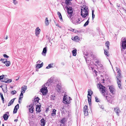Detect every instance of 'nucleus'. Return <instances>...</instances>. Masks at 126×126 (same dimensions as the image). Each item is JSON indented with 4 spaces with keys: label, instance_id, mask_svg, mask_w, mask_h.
<instances>
[{
    "label": "nucleus",
    "instance_id": "obj_15",
    "mask_svg": "<svg viewBox=\"0 0 126 126\" xmlns=\"http://www.w3.org/2000/svg\"><path fill=\"white\" fill-rule=\"evenodd\" d=\"M67 12L68 14H72L73 12L71 7L67 8Z\"/></svg>",
    "mask_w": 126,
    "mask_h": 126
},
{
    "label": "nucleus",
    "instance_id": "obj_25",
    "mask_svg": "<svg viewBox=\"0 0 126 126\" xmlns=\"http://www.w3.org/2000/svg\"><path fill=\"white\" fill-rule=\"evenodd\" d=\"M43 65V63H42L40 64H36V67L38 68H39L42 67Z\"/></svg>",
    "mask_w": 126,
    "mask_h": 126
},
{
    "label": "nucleus",
    "instance_id": "obj_6",
    "mask_svg": "<svg viewBox=\"0 0 126 126\" xmlns=\"http://www.w3.org/2000/svg\"><path fill=\"white\" fill-rule=\"evenodd\" d=\"M40 91L43 95L46 94L47 92V87L45 86L44 87L41 88L40 90Z\"/></svg>",
    "mask_w": 126,
    "mask_h": 126
},
{
    "label": "nucleus",
    "instance_id": "obj_45",
    "mask_svg": "<svg viewBox=\"0 0 126 126\" xmlns=\"http://www.w3.org/2000/svg\"><path fill=\"white\" fill-rule=\"evenodd\" d=\"M3 56H4V57L5 58H8L9 57L8 56H7L6 54H4L3 55Z\"/></svg>",
    "mask_w": 126,
    "mask_h": 126
},
{
    "label": "nucleus",
    "instance_id": "obj_21",
    "mask_svg": "<svg viewBox=\"0 0 126 126\" xmlns=\"http://www.w3.org/2000/svg\"><path fill=\"white\" fill-rule=\"evenodd\" d=\"M72 40L76 42L78 41L79 40V38L78 36H76L74 37H72Z\"/></svg>",
    "mask_w": 126,
    "mask_h": 126
},
{
    "label": "nucleus",
    "instance_id": "obj_56",
    "mask_svg": "<svg viewBox=\"0 0 126 126\" xmlns=\"http://www.w3.org/2000/svg\"><path fill=\"white\" fill-rule=\"evenodd\" d=\"M17 121H18V119H15V120H14V121H15V122H17Z\"/></svg>",
    "mask_w": 126,
    "mask_h": 126
},
{
    "label": "nucleus",
    "instance_id": "obj_39",
    "mask_svg": "<svg viewBox=\"0 0 126 126\" xmlns=\"http://www.w3.org/2000/svg\"><path fill=\"white\" fill-rule=\"evenodd\" d=\"M65 120L64 118H63L62 119L61 121V122L62 124H63L65 123Z\"/></svg>",
    "mask_w": 126,
    "mask_h": 126
},
{
    "label": "nucleus",
    "instance_id": "obj_51",
    "mask_svg": "<svg viewBox=\"0 0 126 126\" xmlns=\"http://www.w3.org/2000/svg\"><path fill=\"white\" fill-rule=\"evenodd\" d=\"M63 109H64V107H62L61 108L60 110L61 111V110H63Z\"/></svg>",
    "mask_w": 126,
    "mask_h": 126
},
{
    "label": "nucleus",
    "instance_id": "obj_38",
    "mask_svg": "<svg viewBox=\"0 0 126 126\" xmlns=\"http://www.w3.org/2000/svg\"><path fill=\"white\" fill-rule=\"evenodd\" d=\"M12 81V80L11 79H7L6 80V82L7 83H9L11 82Z\"/></svg>",
    "mask_w": 126,
    "mask_h": 126
},
{
    "label": "nucleus",
    "instance_id": "obj_52",
    "mask_svg": "<svg viewBox=\"0 0 126 126\" xmlns=\"http://www.w3.org/2000/svg\"><path fill=\"white\" fill-rule=\"evenodd\" d=\"M41 62V61L40 60H39L37 62V63H40Z\"/></svg>",
    "mask_w": 126,
    "mask_h": 126
},
{
    "label": "nucleus",
    "instance_id": "obj_57",
    "mask_svg": "<svg viewBox=\"0 0 126 126\" xmlns=\"http://www.w3.org/2000/svg\"><path fill=\"white\" fill-rule=\"evenodd\" d=\"M2 100V102L3 103H4V99Z\"/></svg>",
    "mask_w": 126,
    "mask_h": 126
},
{
    "label": "nucleus",
    "instance_id": "obj_30",
    "mask_svg": "<svg viewBox=\"0 0 126 126\" xmlns=\"http://www.w3.org/2000/svg\"><path fill=\"white\" fill-rule=\"evenodd\" d=\"M76 49H74L72 51V53L73 56H76L77 54Z\"/></svg>",
    "mask_w": 126,
    "mask_h": 126
},
{
    "label": "nucleus",
    "instance_id": "obj_47",
    "mask_svg": "<svg viewBox=\"0 0 126 126\" xmlns=\"http://www.w3.org/2000/svg\"><path fill=\"white\" fill-rule=\"evenodd\" d=\"M4 76V75H2L0 76V80L3 79Z\"/></svg>",
    "mask_w": 126,
    "mask_h": 126
},
{
    "label": "nucleus",
    "instance_id": "obj_36",
    "mask_svg": "<svg viewBox=\"0 0 126 126\" xmlns=\"http://www.w3.org/2000/svg\"><path fill=\"white\" fill-rule=\"evenodd\" d=\"M92 11V19L93 20L95 17V15L94 14V11L93 10Z\"/></svg>",
    "mask_w": 126,
    "mask_h": 126
},
{
    "label": "nucleus",
    "instance_id": "obj_1",
    "mask_svg": "<svg viewBox=\"0 0 126 126\" xmlns=\"http://www.w3.org/2000/svg\"><path fill=\"white\" fill-rule=\"evenodd\" d=\"M99 85L100 91L104 96H105L106 99L108 101H109L110 100V98L107 95V93L105 91V87L101 84H99Z\"/></svg>",
    "mask_w": 126,
    "mask_h": 126
},
{
    "label": "nucleus",
    "instance_id": "obj_5",
    "mask_svg": "<svg viewBox=\"0 0 126 126\" xmlns=\"http://www.w3.org/2000/svg\"><path fill=\"white\" fill-rule=\"evenodd\" d=\"M123 40L121 41L122 43L121 44V49L122 50L123 49L125 50L126 49V38L122 39Z\"/></svg>",
    "mask_w": 126,
    "mask_h": 126
},
{
    "label": "nucleus",
    "instance_id": "obj_22",
    "mask_svg": "<svg viewBox=\"0 0 126 126\" xmlns=\"http://www.w3.org/2000/svg\"><path fill=\"white\" fill-rule=\"evenodd\" d=\"M95 62L100 67H102L103 66L99 62L98 60H95Z\"/></svg>",
    "mask_w": 126,
    "mask_h": 126
},
{
    "label": "nucleus",
    "instance_id": "obj_2",
    "mask_svg": "<svg viewBox=\"0 0 126 126\" xmlns=\"http://www.w3.org/2000/svg\"><path fill=\"white\" fill-rule=\"evenodd\" d=\"M116 70L117 73V76L116 77L117 79V83L118 84V87L120 89H122L121 84V81L120 78L121 77V71L120 69L117 67H116Z\"/></svg>",
    "mask_w": 126,
    "mask_h": 126
},
{
    "label": "nucleus",
    "instance_id": "obj_40",
    "mask_svg": "<svg viewBox=\"0 0 126 126\" xmlns=\"http://www.w3.org/2000/svg\"><path fill=\"white\" fill-rule=\"evenodd\" d=\"M16 93V91L15 90L12 91L11 92V94L13 95Z\"/></svg>",
    "mask_w": 126,
    "mask_h": 126
},
{
    "label": "nucleus",
    "instance_id": "obj_16",
    "mask_svg": "<svg viewBox=\"0 0 126 126\" xmlns=\"http://www.w3.org/2000/svg\"><path fill=\"white\" fill-rule=\"evenodd\" d=\"M41 125L42 126H44L45 125V120L44 118L42 119L41 120Z\"/></svg>",
    "mask_w": 126,
    "mask_h": 126
},
{
    "label": "nucleus",
    "instance_id": "obj_54",
    "mask_svg": "<svg viewBox=\"0 0 126 126\" xmlns=\"http://www.w3.org/2000/svg\"><path fill=\"white\" fill-rule=\"evenodd\" d=\"M123 10L124 11H125V13L126 12V10L124 9V8H123Z\"/></svg>",
    "mask_w": 126,
    "mask_h": 126
},
{
    "label": "nucleus",
    "instance_id": "obj_64",
    "mask_svg": "<svg viewBox=\"0 0 126 126\" xmlns=\"http://www.w3.org/2000/svg\"><path fill=\"white\" fill-rule=\"evenodd\" d=\"M2 126H4V124H2Z\"/></svg>",
    "mask_w": 126,
    "mask_h": 126
},
{
    "label": "nucleus",
    "instance_id": "obj_27",
    "mask_svg": "<svg viewBox=\"0 0 126 126\" xmlns=\"http://www.w3.org/2000/svg\"><path fill=\"white\" fill-rule=\"evenodd\" d=\"M21 93L20 95V97H19V100H21L23 97V92L21 90Z\"/></svg>",
    "mask_w": 126,
    "mask_h": 126
},
{
    "label": "nucleus",
    "instance_id": "obj_34",
    "mask_svg": "<svg viewBox=\"0 0 126 126\" xmlns=\"http://www.w3.org/2000/svg\"><path fill=\"white\" fill-rule=\"evenodd\" d=\"M89 17L88 20L83 25L84 27H85L87 25H88V24L89 23Z\"/></svg>",
    "mask_w": 126,
    "mask_h": 126
},
{
    "label": "nucleus",
    "instance_id": "obj_9",
    "mask_svg": "<svg viewBox=\"0 0 126 126\" xmlns=\"http://www.w3.org/2000/svg\"><path fill=\"white\" fill-rule=\"evenodd\" d=\"M61 84L60 83H58L56 87L55 88V89L58 92H61L60 90L61 88Z\"/></svg>",
    "mask_w": 126,
    "mask_h": 126
},
{
    "label": "nucleus",
    "instance_id": "obj_11",
    "mask_svg": "<svg viewBox=\"0 0 126 126\" xmlns=\"http://www.w3.org/2000/svg\"><path fill=\"white\" fill-rule=\"evenodd\" d=\"M29 112L31 113H32L33 111L34 107L33 106L31 105L29 106Z\"/></svg>",
    "mask_w": 126,
    "mask_h": 126
},
{
    "label": "nucleus",
    "instance_id": "obj_10",
    "mask_svg": "<svg viewBox=\"0 0 126 126\" xmlns=\"http://www.w3.org/2000/svg\"><path fill=\"white\" fill-rule=\"evenodd\" d=\"M114 111L116 113L117 115L119 116V113L120 112L119 108L118 107L115 108L114 109Z\"/></svg>",
    "mask_w": 126,
    "mask_h": 126
},
{
    "label": "nucleus",
    "instance_id": "obj_17",
    "mask_svg": "<svg viewBox=\"0 0 126 126\" xmlns=\"http://www.w3.org/2000/svg\"><path fill=\"white\" fill-rule=\"evenodd\" d=\"M40 107L41 106L36 105V110L37 112H39L41 111V110H40Z\"/></svg>",
    "mask_w": 126,
    "mask_h": 126
},
{
    "label": "nucleus",
    "instance_id": "obj_8",
    "mask_svg": "<svg viewBox=\"0 0 126 126\" xmlns=\"http://www.w3.org/2000/svg\"><path fill=\"white\" fill-rule=\"evenodd\" d=\"M73 23L75 25H77L80 23L81 21L79 18H76L73 21Z\"/></svg>",
    "mask_w": 126,
    "mask_h": 126
},
{
    "label": "nucleus",
    "instance_id": "obj_28",
    "mask_svg": "<svg viewBox=\"0 0 126 126\" xmlns=\"http://www.w3.org/2000/svg\"><path fill=\"white\" fill-rule=\"evenodd\" d=\"M56 110L55 109H53L52 111V113H51V115L52 116H55L56 114Z\"/></svg>",
    "mask_w": 126,
    "mask_h": 126
},
{
    "label": "nucleus",
    "instance_id": "obj_26",
    "mask_svg": "<svg viewBox=\"0 0 126 126\" xmlns=\"http://www.w3.org/2000/svg\"><path fill=\"white\" fill-rule=\"evenodd\" d=\"M45 23L46 26L48 25L49 24V20H48L47 17H46V18L45 21Z\"/></svg>",
    "mask_w": 126,
    "mask_h": 126
},
{
    "label": "nucleus",
    "instance_id": "obj_24",
    "mask_svg": "<svg viewBox=\"0 0 126 126\" xmlns=\"http://www.w3.org/2000/svg\"><path fill=\"white\" fill-rule=\"evenodd\" d=\"M93 94V92L90 90H88V96L89 95V98H91V95Z\"/></svg>",
    "mask_w": 126,
    "mask_h": 126
},
{
    "label": "nucleus",
    "instance_id": "obj_46",
    "mask_svg": "<svg viewBox=\"0 0 126 126\" xmlns=\"http://www.w3.org/2000/svg\"><path fill=\"white\" fill-rule=\"evenodd\" d=\"M17 110L15 109H14L13 113H16L17 112Z\"/></svg>",
    "mask_w": 126,
    "mask_h": 126
},
{
    "label": "nucleus",
    "instance_id": "obj_58",
    "mask_svg": "<svg viewBox=\"0 0 126 126\" xmlns=\"http://www.w3.org/2000/svg\"><path fill=\"white\" fill-rule=\"evenodd\" d=\"M8 38V36H6V37L5 38V39L6 40Z\"/></svg>",
    "mask_w": 126,
    "mask_h": 126
},
{
    "label": "nucleus",
    "instance_id": "obj_3",
    "mask_svg": "<svg viewBox=\"0 0 126 126\" xmlns=\"http://www.w3.org/2000/svg\"><path fill=\"white\" fill-rule=\"evenodd\" d=\"M88 9L87 7H85L81 9V15L84 18L86 17L88 15Z\"/></svg>",
    "mask_w": 126,
    "mask_h": 126
},
{
    "label": "nucleus",
    "instance_id": "obj_18",
    "mask_svg": "<svg viewBox=\"0 0 126 126\" xmlns=\"http://www.w3.org/2000/svg\"><path fill=\"white\" fill-rule=\"evenodd\" d=\"M27 86L24 85L21 88V90L23 92V93H24L25 92V91L27 90Z\"/></svg>",
    "mask_w": 126,
    "mask_h": 126
},
{
    "label": "nucleus",
    "instance_id": "obj_43",
    "mask_svg": "<svg viewBox=\"0 0 126 126\" xmlns=\"http://www.w3.org/2000/svg\"><path fill=\"white\" fill-rule=\"evenodd\" d=\"M19 108V105L18 104H17L16 106L15 107V109L17 110Z\"/></svg>",
    "mask_w": 126,
    "mask_h": 126
},
{
    "label": "nucleus",
    "instance_id": "obj_35",
    "mask_svg": "<svg viewBox=\"0 0 126 126\" xmlns=\"http://www.w3.org/2000/svg\"><path fill=\"white\" fill-rule=\"evenodd\" d=\"M88 100L89 102V103L90 105H91V98H89V97L88 96Z\"/></svg>",
    "mask_w": 126,
    "mask_h": 126
},
{
    "label": "nucleus",
    "instance_id": "obj_19",
    "mask_svg": "<svg viewBox=\"0 0 126 126\" xmlns=\"http://www.w3.org/2000/svg\"><path fill=\"white\" fill-rule=\"evenodd\" d=\"M15 99V98H14L11 100L9 102L8 104V106H10L11 105L13 104Z\"/></svg>",
    "mask_w": 126,
    "mask_h": 126
},
{
    "label": "nucleus",
    "instance_id": "obj_37",
    "mask_svg": "<svg viewBox=\"0 0 126 126\" xmlns=\"http://www.w3.org/2000/svg\"><path fill=\"white\" fill-rule=\"evenodd\" d=\"M13 2L15 5H16L18 3L17 1L16 0H13Z\"/></svg>",
    "mask_w": 126,
    "mask_h": 126
},
{
    "label": "nucleus",
    "instance_id": "obj_13",
    "mask_svg": "<svg viewBox=\"0 0 126 126\" xmlns=\"http://www.w3.org/2000/svg\"><path fill=\"white\" fill-rule=\"evenodd\" d=\"M47 51V47H45L44 48L42 54L43 55L45 56L46 55V53Z\"/></svg>",
    "mask_w": 126,
    "mask_h": 126
},
{
    "label": "nucleus",
    "instance_id": "obj_20",
    "mask_svg": "<svg viewBox=\"0 0 126 126\" xmlns=\"http://www.w3.org/2000/svg\"><path fill=\"white\" fill-rule=\"evenodd\" d=\"M109 88V89L110 91V92L112 94L113 93L114 91V89L112 87H111L110 86H108Z\"/></svg>",
    "mask_w": 126,
    "mask_h": 126
},
{
    "label": "nucleus",
    "instance_id": "obj_29",
    "mask_svg": "<svg viewBox=\"0 0 126 126\" xmlns=\"http://www.w3.org/2000/svg\"><path fill=\"white\" fill-rule=\"evenodd\" d=\"M53 65V63H51L48 64V66L46 67V69H49L53 67L52 66Z\"/></svg>",
    "mask_w": 126,
    "mask_h": 126
},
{
    "label": "nucleus",
    "instance_id": "obj_44",
    "mask_svg": "<svg viewBox=\"0 0 126 126\" xmlns=\"http://www.w3.org/2000/svg\"><path fill=\"white\" fill-rule=\"evenodd\" d=\"M0 97H1V98L2 100L4 99V98H3L2 94L1 93H0Z\"/></svg>",
    "mask_w": 126,
    "mask_h": 126
},
{
    "label": "nucleus",
    "instance_id": "obj_23",
    "mask_svg": "<svg viewBox=\"0 0 126 126\" xmlns=\"http://www.w3.org/2000/svg\"><path fill=\"white\" fill-rule=\"evenodd\" d=\"M57 14L59 16V17L60 18V19L61 21H63V19L62 18V16L61 13L59 12H57Z\"/></svg>",
    "mask_w": 126,
    "mask_h": 126
},
{
    "label": "nucleus",
    "instance_id": "obj_63",
    "mask_svg": "<svg viewBox=\"0 0 126 126\" xmlns=\"http://www.w3.org/2000/svg\"><path fill=\"white\" fill-rule=\"evenodd\" d=\"M85 60H86V62H87V58H85Z\"/></svg>",
    "mask_w": 126,
    "mask_h": 126
},
{
    "label": "nucleus",
    "instance_id": "obj_50",
    "mask_svg": "<svg viewBox=\"0 0 126 126\" xmlns=\"http://www.w3.org/2000/svg\"><path fill=\"white\" fill-rule=\"evenodd\" d=\"M100 108L102 109L103 110L104 109V108L103 106V105H100L99 106Z\"/></svg>",
    "mask_w": 126,
    "mask_h": 126
},
{
    "label": "nucleus",
    "instance_id": "obj_62",
    "mask_svg": "<svg viewBox=\"0 0 126 126\" xmlns=\"http://www.w3.org/2000/svg\"><path fill=\"white\" fill-rule=\"evenodd\" d=\"M58 27H59L60 28H62V27L61 26H59Z\"/></svg>",
    "mask_w": 126,
    "mask_h": 126
},
{
    "label": "nucleus",
    "instance_id": "obj_42",
    "mask_svg": "<svg viewBox=\"0 0 126 126\" xmlns=\"http://www.w3.org/2000/svg\"><path fill=\"white\" fill-rule=\"evenodd\" d=\"M108 51H107V50H104V53L107 56H109V54H108Z\"/></svg>",
    "mask_w": 126,
    "mask_h": 126
},
{
    "label": "nucleus",
    "instance_id": "obj_32",
    "mask_svg": "<svg viewBox=\"0 0 126 126\" xmlns=\"http://www.w3.org/2000/svg\"><path fill=\"white\" fill-rule=\"evenodd\" d=\"M11 63L10 61H7L5 63L6 66H9L10 65Z\"/></svg>",
    "mask_w": 126,
    "mask_h": 126
},
{
    "label": "nucleus",
    "instance_id": "obj_61",
    "mask_svg": "<svg viewBox=\"0 0 126 126\" xmlns=\"http://www.w3.org/2000/svg\"><path fill=\"white\" fill-rule=\"evenodd\" d=\"M20 100H19V101H18V102H19V104H20V103H21V102L20 101Z\"/></svg>",
    "mask_w": 126,
    "mask_h": 126
},
{
    "label": "nucleus",
    "instance_id": "obj_59",
    "mask_svg": "<svg viewBox=\"0 0 126 126\" xmlns=\"http://www.w3.org/2000/svg\"><path fill=\"white\" fill-rule=\"evenodd\" d=\"M3 59H1L0 60L1 61H3Z\"/></svg>",
    "mask_w": 126,
    "mask_h": 126
},
{
    "label": "nucleus",
    "instance_id": "obj_48",
    "mask_svg": "<svg viewBox=\"0 0 126 126\" xmlns=\"http://www.w3.org/2000/svg\"><path fill=\"white\" fill-rule=\"evenodd\" d=\"M96 102H99V99L97 97H95Z\"/></svg>",
    "mask_w": 126,
    "mask_h": 126
},
{
    "label": "nucleus",
    "instance_id": "obj_12",
    "mask_svg": "<svg viewBox=\"0 0 126 126\" xmlns=\"http://www.w3.org/2000/svg\"><path fill=\"white\" fill-rule=\"evenodd\" d=\"M40 29L38 27L36 28L35 30V34L36 36H37L40 34Z\"/></svg>",
    "mask_w": 126,
    "mask_h": 126
},
{
    "label": "nucleus",
    "instance_id": "obj_41",
    "mask_svg": "<svg viewBox=\"0 0 126 126\" xmlns=\"http://www.w3.org/2000/svg\"><path fill=\"white\" fill-rule=\"evenodd\" d=\"M39 99L38 97H37V98L35 99V102H36L37 103H38L39 101Z\"/></svg>",
    "mask_w": 126,
    "mask_h": 126
},
{
    "label": "nucleus",
    "instance_id": "obj_4",
    "mask_svg": "<svg viewBox=\"0 0 126 126\" xmlns=\"http://www.w3.org/2000/svg\"><path fill=\"white\" fill-rule=\"evenodd\" d=\"M71 100L70 97H68L67 95H65L63 96V102L65 104H69L71 103Z\"/></svg>",
    "mask_w": 126,
    "mask_h": 126
},
{
    "label": "nucleus",
    "instance_id": "obj_33",
    "mask_svg": "<svg viewBox=\"0 0 126 126\" xmlns=\"http://www.w3.org/2000/svg\"><path fill=\"white\" fill-rule=\"evenodd\" d=\"M67 16L69 17L70 19L72 20V19L73 18L74 16L72 15V14H68L67 15Z\"/></svg>",
    "mask_w": 126,
    "mask_h": 126
},
{
    "label": "nucleus",
    "instance_id": "obj_7",
    "mask_svg": "<svg viewBox=\"0 0 126 126\" xmlns=\"http://www.w3.org/2000/svg\"><path fill=\"white\" fill-rule=\"evenodd\" d=\"M87 108L88 106L86 105H85L83 108L84 114L85 116H87L88 115Z\"/></svg>",
    "mask_w": 126,
    "mask_h": 126
},
{
    "label": "nucleus",
    "instance_id": "obj_60",
    "mask_svg": "<svg viewBox=\"0 0 126 126\" xmlns=\"http://www.w3.org/2000/svg\"><path fill=\"white\" fill-rule=\"evenodd\" d=\"M56 26H58H58H59V24H56Z\"/></svg>",
    "mask_w": 126,
    "mask_h": 126
},
{
    "label": "nucleus",
    "instance_id": "obj_55",
    "mask_svg": "<svg viewBox=\"0 0 126 126\" xmlns=\"http://www.w3.org/2000/svg\"><path fill=\"white\" fill-rule=\"evenodd\" d=\"M2 81L3 82L5 83H7V82H6V80H4Z\"/></svg>",
    "mask_w": 126,
    "mask_h": 126
},
{
    "label": "nucleus",
    "instance_id": "obj_53",
    "mask_svg": "<svg viewBox=\"0 0 126 126\" xmlns=\"http://www.w3.org/2000/svg\"><path fill=\"white\" fill-rule=\"evenodd\" d=\"M61 111L62 112V114L64 113V110H61Z\"/></svg>",
    "mask_w": 126,
    "mask_h": 126
},
{
    "label": "nucleus",
    "instance_id": "obj_14",
    "mask_svg": "<svg viewBox=\"0 0 126 126\" xmlns=\"http://www.w3.org/2000/svg\"><path fill=\"white\" fill-rule=\"evenodd\" d=\"M9 114V112H6L5 114L3 115V118L4 119V120H6L8 119L9 117V116L7 114Z\"/></svg>",
    "mask_w": 126,
    "mask_h": 126
},
{
    "label": "nucleus",
    "instance_id": "obj_49",
    "mask_svg": "<svg viewBox=\"0 0 126 126\" xmlns=\"http://www.w3.org/2000/svg\"><path fill=\"white\" fill-rule=\"evenodd\" d=\"M7 61V59H3V61L2 62L4 63H5Z\"/></svg>",
    "mask_w": 126,
    "mask_h": 126
},
{
    "label": "nucleus",
    "instance_id": "obj_31",
    "mask_svg": "<svg viewBox=\"0 0 126 126\" xmlns=\"http://www.w3.org/2000/svg\"><path fill=\"white\" fill-rule=\"evenodd\" d=\"M110 43L109 41H107L105 43L106 46L107 47V48L108 49H109Z\"/></svg>",
    "mask_w": 126,
    "mask_h": 126
}]
</instances>
